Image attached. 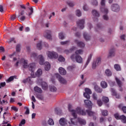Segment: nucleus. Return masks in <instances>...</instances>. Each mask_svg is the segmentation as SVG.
I'll return each mask as SVG.
<instances>
[{"instance_id": "1", "label": "nucleus", "mask_w": 126, "mask_h": 126, "mask_svg": "<svg viewBox=\"0 0 126 126\" xmlns=\"http://www.w3.org/2000/svg\"><path fill=\"white\" fill-rule=\"evenodd\" d=\"M71 104H69L68 105V110L69 112L72 113V116L74 117V118H70V122H68L69 125H72V126H76L77 125V121L76 120V118H77V115L76 114H78V115H81L82 116H85L86 115V112L83 110H81V108L80 107H78L75 110H71Z\"/></svg>"}, {"instance_id": "2", "label": "nucleus", "mask_w": 126, "mask_h": 126, "mask_svg": "<svg viewBox=\"0 0 126 126\" xmlns=\"http://www.w3.org/2000/svg\"><path fill=\"white\" fill-rule=\"evenodd\" d=\"M31 58H33V59H39V64L41 65H43V64H44L45 65V70H50L51 68V64L49 62H45L44 63L45 60H44V57H43V56L42 55H39L38 57L37 56V54L34 53H32L31 55Z\"/></svg>"}, {"instance_id": "3", "label": "nucleus", "mask_w": 126, "mask_h": 126, "mask_svg": "<svg viewBox=\"0 0 126 126\" xmlns=\"http://www.w3.org/2000/svg\"><path fill=\"white\" fill-rule=\"evenodd\" d=\"M84 102L86 106H87V108H89V110H86V112L88 116L90 117H93V120H96V113L91 111V109H92V102H91V101L87 99L85 100Z\"/></svg>"}, {"instance_id": "4", "label": "nucleus", "mask_w": 126, "mask_h": 126, "mask_svg": "<svg viewBox=\"0 0 126 126\" xmlns=\"http://www.w3.org/2000/svg\"><path fill=\"white\" fill-rule=\"evenodd\" d=\"M35 63H31L28 65V61L24 60L23 62V66L24 68H29V70L32 72H34V70H35Z\"/></svg>"}, {"instance_id": "5", "label": "nucleus", "mask_w": 126, "mask_h": 126, "mask_svg": "<svg viewBox=\"0 0 126 126\" xmlns=\"http://www.w3.org/2000/svg\"><path fill=\"white\" fill-rule=\"evenodd\" d=\"M105 2H106V0H101L100 4L102 7L100 8V11L104 14H108L109 13V10H108V9L105 8V5H106Z\"/></svg>"}, {"instance_id": "6", "label": "nucleus", "mask_w": 126, "mask_h": 126, "mask_svg": "<svg viewBox=\"0 0 126 126\" xmlns=\"http://www.w3.org/2000/svg\"><path fill=\"white\" fill-rule=\"evenodd\" d=\"M114 117L116 120H121L122 123L126 124V117L125 115L120 116L119 114H114Z\"/></svg>"}, {"instance_id": "7", "label": "nucleus", "mask_w": 126, "mask_h": 126, "mask_svg": "<svg viewBox=\"0 0 126 126\" xmlns=\"http://www.w3.org/2000/svg\"><path fill=\"white\" fill-rule=\"evenodd\" d=\"M100 63H101V58H97L96 61H94L92 64V68H93V69H95V68H96V67L98 66V65H99Z\"/></svg>"}, {"instance_id": "8", "label": "nucleus", "mask_w": 126, "mask_h": 126, "mask_svg": "<svg viewBox=\"0 0 126 126\" xmlns=\"http://www.w3.org/2000/svg\"><path fill=\"white\" fill-rule=\"evenodd\" d=\"M47 56L49 59H57L58 58V53L55 52L48 51Z\"/></svg>"}, {"instance_id": "9", "label": "nucleus", "mask_w": 126, "mask_h": 126, "mask_svg": "<svg viewBox=\"0 0 126 126\" xmlns=\"http://www.w3.org/2000/svg\"><path fill=\"white\" fill-rule=\"evenodd\" d=\"M85 91L86 93H84V96L87 99H90V94H92L91 90L88 88H86L85 89Z\"/></svg>"}, {"instance_id": "10", "label": "nucleus", "mask_w": 126, "mask_h": 126, "mask_svg": "<svg viewBox=\"0 0 126 126\" xmlns=\"http://www.w3.org/2000/svg\"><path fill=\"white\" fill-rule=\"evenodd\" d=\"M85 20L84 19L79 20L77 22V25L78 27H79L80 29H83L84 28V23Z\"/></svg>"}, {"instance_id": "11", "label": "nucleus", "mask_w": 126, "mask_h": 126, "mask_svg": "<svg viewBox=\"0 0 126 126\" xmlns=\"http://www.w3.org/2000/svg\"><path fill=\"white\" fill-rule=\"evenodd\" d=\"M111 9L114 12H118L120 11V6L117 4H113L111 7Z\"/></svg>"}, {"instance_id": "12", "label": "nucleus", "mask_w": 126, "mask_h": 126, "mask_svg": "<svg viewBox=\"0 0 126 126\" xmlns=\"http://www.w3.org/2000/svg\"><path fill=\"white\" fill-rule=\"evenodd\" d=\"M59 124L61 126H65L67 125V120L64 118H62L59 120Z\"/></svg>"}, {"instance_id": "13", "label": "nucleus", "mask_w": 126, "mask_h": 126, "mask_svg": "<svg viewBox=\"0 0 126 126\" xmlns=\"http://www.w3.org/2000/svg\"><path fill=\"white\" fill-rule=\"evenodd\" d=\"M51 32L50 30L45 31L44 32L43 36L46 39H52V35L51 34Z\"/></svg>"}, {"instance_id": "14", "label": "nucleus", "mask_w": 126, "mask_h": 126, "mask_svg": "<svg viewBox=\"0 0 126 126\" xmlns=\"http://www.w3.org/2000/svg\"><path fill=\"white\" fill-rule=\"evenodd\" d=\"M56 77L57 78H58L60 83H62V84H65V83H66V80H65V79H64L62 77V76H61L60 74H57Z\"/></svg>"}, {"instance_id": "15", "label": "nucleus", "mask_w": 126, "mask_h": 126, "mask_svg": "<svg viewBox=\"0 0 126 126\" xmlns=\"http://www.w3.org/2000/svg\"><path fill=\"white\" fill-rule=\"evenodd\" d=\"M74 42L75 44H77L78 47H80V48H84V47H85V44L81 41H78V40L76 39Z\"/></svg>"}, {"instance_id": "16", "label": "nucleus", "mask_w": 126, "mask_h": 126, "mask_svg": "<svg viewBox=\"0 0 126 126\" xmlns=\"http://www.w3.org/2000/svg\"><path fill=\"white\" fill-rule=\"evenodd\" d=\"M116 82L119 87V90L120 91H123V88L122 86H123V85L122 84V82L120 79H118V78H116Z\"/></svg>"}, {"instance_id": "17", "label": "nucleus", "mask_w": 126, "mask_h": 126, "mask_svg": "<svg viewBox=\"0 0 126 126\" xmlns=\"http://www.w3.org/2000/svg\"><path fill=\"white\" fill-rule=\"evenodd\" d=\"M59 71L62 75H65L66 74V70L62 67H59Z\"/></svg>"}, {"instance_id": "18", "label": "nucleus", "mask_w": 126, "mask_h": 126, "mask_svg": "<svg viewBox=\"0 0 126 126\" xmlns=\"http://www.w3.org/2000/svg\"><path fill=\"white\" fill-rule=\"evenodd\" d=\"M94 89L97 93H102L103 90L97 85L94 86Z\"/></svg>"}, {"instance_id": "19", "label": "nucleus", "mask_w": 126, "mask_h": 126, "mask_svg": "<svg viewBox=\"0 0 126 126\" xmlns=\"http://www.w3.org/2000/svg\"><path fill=\"white\" fill-rule=\"evenodd\" d=\"M75 61L77 63H82V58H81L79 55H76Z\"/></svg>"}, {"instance_id": "20", "label": "nucleus", "mask_w": 126, "mask_h": 126, "mask_svg": "<svg viewBox=\"0 0 126 126\" xmlns=\"http://www.w3.org/2000/svg\"><path fill=\"white\" fill-rule=\"evenodd\" d=\"M78 122L81 126H85L86 125V121L81 118H78Z\"/></svg>"}, {"instance_id": "21", "label": "nucleus", "mask_w": 126, "mask_h": 126, "mask_svg": "<svg viewBox=\"0 0 126 126\" xmlns=\"http://www.w3.org/2000/svg\"><path fill=\"white\" fill-rule=\"evenodd\" d=\"M41 87L43 90H47L48 89V84L45 82H42L41 84Z\"/></svg>"}, {"instance_id": "22", "label": "nucleus", "mask_w": 126, "mask_h": 126, "mask_svg": "<svg viewBox=\"0 0 126 126\" xmlns=\"http://www.w3.org/2000/svg\"><path fill=\"white\" fill-rule=\"evenodd\" d=\"M113 57H115L114 49H112L110 50L109 55H108V58H113Z\"/></svg>"}, {"instance_id": "23", "label": "nucleus", "mask_w": 126, "mask_h": 126, "mask_svg": "<svg viewBox=\"0 0 126 126\" xmlns=\"http://www.w3.org/2000/svg\"><path fill=\"white\" fill-rule=\"evenodd\" d=\"M111 92L112 93V95H113V96H116V98H117V99H120V95L118 94H117V92H116V91L115 90V89L112 88L111 89Z\"/></svg>"}, {"instance_id": "24", "label": "nucleus", "mask_w": 126, "mask_h": 126, "mask_svg": "<svg viewBox=\"0 0 126 126\" xmlns=\"http://www.w3.org/2000/svg\"><path fill=\"white\" fill-rule=\"evenodd\" d=\"M100 86L103 89L107 88V87H108V84L104 81H102L100 83Z\"/></svg>"}, {"instance_id": "25", "label": "nucleus", "mask_w": 126, "mask_h": 126, "mask_svg": "<svg viewBox=\"0 0 126 126\" xmlns=\"http://www.w3.org/2000/svg\"><path fill=\"white\" fill-rule=\"evenodd\" d=\"M84 38L86 40V41H89L90 40V35L88 34V33L86 32H84L83 34Z\"/></svg>"}, {"instance_id": "26", "label": "nucleus", "mask_w": 126, "mask_h": 126, "mask_svg": "<svg viewBox=\"0 0 126 126\" xmlns=\"http://www.w3.org/2000/svg\"><path fill=\"white\" fill-rule=\"evenodd\" d=\"M42 73L43 72H42V69H38L35 73V75L37 76V77H40V76L42 75Z\"/></svg>"}, {"instance_id": "27", "label": "nucleus", "mask_w": 126, "mask_h": 126, "mask_svg": "<svg viewBox=\"0 0 126 126\" xmlns=\"http://www.w3.org/2000/svg\"><path fill=\"white\" fill-rule=\"evenodd\" d=\"M92 14L94 17H99L100 16V14H99V13L96 10H93L92 11Z\"/></svg>"}, {"instance_id": "28", "label": "nucleus", "mask_w": 126, "mask_h": 126, "mask_svg": "<svg viewBox=\"0 0 126 126\" xmlns=\"http://www.w3.org/2000/svg\"><path fill=\"white\" fill-rule=\"evenodd\" d=\"M34 91L35 92H37V93H42V92H43L42 89H41V88L38 87L37 86H36L34 88Z\"/></svg>"}, {"instance_id": "29", "label": "nucleus", "mask_w": 126, "mask_h": 126, "mask_svg": "<svg viewBox=\"0 0 126 126\" xmlns=\"http://www.w3.org/2000/svg\"><path fill=\"white\" fill-rule=\"evenodd\" d=\"M114 68L117 70V71H120L122 70V68H121V66H120L118 64H115L114 65Z\"/></svg>"}, {"instance_id": "30", "label": "nucleus", "mask_w": 126, "mask_h": 126, "mask_svg": "<svg viewBox=\"0 0 126 126\" xmlns=\"http://www.w3.org/2000/svg\"><path fill=\"white\" fill-rule=\"evenodd\" d=\"M105 73L107 76H111L112 75V72L109 69H107L105 70Z\"/></svg>"}, {"instance_id": "31", "label": "nucleus", "mask_w": 126, "mask_h": 126, "mask_svg": "<svg viewBox=\"0 0 126 126\" xmlns=\"http://www.w3.org/2000/svg\"><path fill=\"white\" fill-rule=\"evenodd\" d=\"M50 90L51 92H56L57 91V88L54 86H50Z\"/></svg>"}, {"instance_id": "32", "label": "nucleus", "mask_w": 126, "mask_h": 126, "mask_svg": "<svg viewBox=\"0 0 126 126\" xmlns=\"http://www.w3.org/2000/svg\"><path fill=\"white\" fill-rule=\"evenodd\" d=\"M74 68H75V65H73L71 66H68L67 69V70H69V71H72Z\"/></svg>"}, {"instance_id": "33", "label": "nucleus", "mask_w": 126, "mask_h": 126, "mask_svg": "<svg viewBox=\"0 0 126 126\" xmlns=\"http://www.w3.org/2000/svg\"><path fill=\"white\" fill-rule=\"evenodd\" d=\"M91 59H92V54H90L88 57L87 61L86 63V66H87V65H88V64H89V63H90V61H91Z\"/></svg>"}, {"instance_id": "34", "label": "nucleus", "mask_w": 126, "mask_h": 126, "mask_svg": "<svg viewBox=\"0 0 126 126\" xmlns=\"http://www.w3.org/2000/svg\"><path fill=\"white\" fill-rule=\"evenodd\" d=\"M48 125L49 126H54L55 125V123L54 122V120L50 118L47 122Z\"/></svg>"}, {"instance_id": "35", "label": "nucleus", "mask_w": 126, "mask_h": 126, "mask_svg": "<svg viewBox=\"0 0 126 126\" xmlns=\"http://www.w3.org/2000/svg\"><path fill=\"white\" fill-rule=\"evenodd\" d=\"M35 97L36 98H37V99H38L39 100H43L44 99V97H43V95H42V94H36L35 95Z\"/></svg>"}, {"instance_id": "36", "label": "nucleus", "mask_w": 126, "mask_h": 126, "mask_svg": "<svg viewBox=\"0 0 126 126\" xmlns=\"http://www.w3.org/2000/svg\"><path fill=\"white\" fill-rule=\"evenodd\" d=\"M12 42H14L15 43H16L15 38L14 37L11 38L8 41H7L8 44H10L11 43H12Z\"/></svg>"}, {"instance_id": "37", "label": "nucleus", "mask_w": 126, "mask_h": 126, "mask_svg": "<svg viewBox=\"0 0 126 126\" xmlns=\"http://www.w3.org/2000/svg\"><path fill=\"white\" fill-rule=\"evenodd\" d=\"M36 47L38 50H42V41H39V42L36 45Z\"/></svg>"}, {"instance_id": "38", "label": "nucleus", "mask_w": 126, "mask_h": 126, "mask_svg": "<svg viewBox=\"0 0 126 126\" xmlns=\"http://www.w3.org/2000/svg\"><path fill=\"white\" fill-rule=\"evenodd\" d=\"M102 100L104 103H108L109 102V98L107 96H103Z\"/></svg>"}, {"instance_id": "39", "label": "nucleus", "mask_w": 126, "mask_h": 126, "mask_svg": "<svg viewBox=\"0 0 126 126\" xmlns=\"http://www.w3.org/2000/svg\"><path fill=\"white\" fill-rule=\"evenodd\" d=\"M59 62H61V63H63L65 61V59L64 58L63 56L60 55L59 56V59H58Z\"/></svg>"}, {"instance_id": "40", "label": "nucleus", "mask_w": 126, "mask_h": 126, "mask_svg": "<svg viewBox=\"0 0 126 126\" xmlns=\"http://www.w3.org/2000/svg\"><path fill=\"white\" fill-rule=\"evenodd\" d=\"M66 3L69 6H70V7H73V6H74L73 2L70 1H67Z\"/></svg>"}, {"instance_id": "41", "label": "nucleus", "mask_w": 126, "mask_h": 126, "mask_svg": "<svg viewBox=\"0 0 126 126\" xmlns=\"http://www.w3.org/2000/svg\"><path fill=\"white\" fill-rule=\"evenodd\" d=\"M83 53V50H82V49H80L78 50H76L75 51V54L76 55H81Z\"/></svg>"}, {"instance_id": "42", "label": "nucleus", "mask_w": 126, "mask_h": 126, "mask_svg": "<svg viewBox=\"0 0 126 126\" xmlns=\"http://www.w3.org/2000/svg\"><path fill=\"white\" fill-rule=\"evenodd\" d=\"M15 76H10L8 79H7L6 82H11V81H13V80H14Z\"/></svg>"}, {"instance_id": "43", "label": "nucleus", "mask_w": 126, "mask_h": 126, "mask_svg": "<svg viewBox=\"0 0 126 126\" xmlns=\"http://www.w3.org/2000/svg\"><path fill=\"white\" fill-rule=\"evenodd\" d=\"M59 37L61 40H63L64 39V35H63V32H60L59 33Z\"/></svg>"}, {"instance_id": "44", "label": "nucleus", "mask_w": 126, "mask_h": 126, "mask_svg": "<svg viewBox=\"0 0 126 126\" xmlns=\"http://www.w3.org/2000/svg\"><path fill=\"white\" fill-rule=\"evenodd\" d=\"M92 4L93 5L97 6V5H98V1H97V0H94L92 1Z\"/></svg>"}, {"instance_id": "45", "label": "nucleus", "mask_w": 126, "mask_h": 126, "mask_svg": "<svg viewBox=\"0 0 126 126\" xmlns=\"http://www.w3.org/2000/svg\"><path fill=\"white\" fill-rule=\"evenodd\" d=\"M97 104L99 106V107H101L103 105V102L101 99H98L97 100Z\"/></svg>"}, {"instance_id": "46", "label": "nucleus", "mask_w": 126, "mask_h": 126, "mask_svg": "<svg viewBox=\"0 0 126 126\" xmlns=\"http://www.w3.org/2000/svg\"><path fill=\"white\" fill-rule=\"evenodd\" d=\"M76 15L77 16H78V17H80V16H81V12L79 10H77Z\"/></svg>"}, {"instance_id": "47", "label": "nucleus", "mask_w": 126, "mask_h": 126, "mask_svg": "<svg viewBox=\"0 0 126 126\" xmlns=\"http://www.w3.org/2000/svg\"><path fill=\"white\" fill-rule=\"evenodd\" d=\"M24 109H26V111L25 112V114L26 115H29V114H30V111L29 110V108H28L27 107L25 106L24 107Z\"/></svg>"}, {"instance_id": "48", "label": "nucleus", "mask_w": 126, "mask_h": 126, "mask_svg": "<svg viewBox=\"0 0 126 126\" xmlns=\"http://www.w3.org/2000/svg\"><path fill=\"white\" fill-rule=\"evenodd\" d=\"M26 123V121H25V119H23L19 124V126H22V125H25Z\"/></svg>"}, {"instance_id": "49", "label": "nucleus", "mask_w": 126, "mask_h": 126, "mask_svg": "<svg viewBox=\"0 0 126 126\" xmlns=\"http://www.w3.org/2000/svg\"><path fill=\"white\" fill-rule=\"evenodd\" d=\"M102 116H107L108 115V111L107 110H103L102 111Z\"/></svg>"}, {"instance_id": "50", "label": "nucleus", "mask_w": 126, "mask_h": 126, "mask_svg": "<svg viewBox=\"0 0 126 126\" xmlns=\"http://www.w3.org/2000/svg\"><path fill=\"white\" fill-rule=\"evenodd\" d=\"M68 43H69V41L68 40H67L65 41H62V42H61V45H66L68 44Z\"/></svg>"}, {"instance_id": "51", "label": "nucleus", "mask_w": 126, "mask_h": 126, "mask_svg": "<svg viewBox=\"0 0 126 126\" xmlns=\"http://www.w3.org/2000/svg\"><path fill=\"white\" fill-rule=\"evenodd\" d=\"M83 8L85 11H87L88 9H89V8H88L87 4L84 5Z\"/></svg>"}, {"instance_id": "52", "label": "nucleus", "mask_w": 126, "mask_h": 126, "mask_svg": "<svg viewBox=\"0 0 126 126\" xmlns=\"http://www.w3.org/2000/svg\"><path fill=\"white\" fill-rule=\"evenodd\" d=\"M6 85V84L5 83V82H1L0 83V89L1 88V87H4Z\"/></svg>"}, {"instance_id": "53", "label": "nucleus", "mask_w": 126, "mask_h": 126, "mask_svg": "<svg viewBox=\"0 0 126 126\" xmlns=\"http://www.w3.org/2000/svg\"><path fill=\"white\" fill-rule=\"evenodd\" d=\"M28 8L31 10V12L29 13V16H30V15H32V13H33V8L31 7H28Z\"/></svg>"}, {"instance_id": "54", "label": "nucleus", "mask_w": 126, "mask_h": 126, "mask_svg": "<svg viewBox=\"0 0 126 126\" xmlns=\"http://www.w3.org/2000/svg\"><path fill=\"white\" fill-rule=\"evenodd\" d=\"M16 51L18 52V53H19V52H20V44H18L17 45Z\"/></svg>"}, {"instance_id": "55", "label": "nucleus", "mask_w": 126, "mask_h": 126, "mask_svg": "<svg viewBox=\"0 0 126 126\" xmlns=\"http://www.w3.org/2000/svg\"><path fill=\"white\" fill-rule=\"evenodd\" d=\"M93 98L94 100H97V94H96V93H94L93 94Z\"/></svg>"}, {"instance_id": "56", "label": "nucleus", "mask_w": 126, "mask_h": 126, "mask_svg": "<svg viewBox=\"0 0 126 126\" xmlns=\"http://www.w3.org/2000/svg\"><path fill=\"white\" fill-rule=\"evenodd\" d=\"M76 57V56H75V54H73L71 56L70 59H71V60H72V61H74V60H75Z\"/></svg>"}, {"instance_id": "57", "label": "nucleus", "mask_w": 126, "mask_h": 126, "mask_svg": "<svg viewBox=\"0 0 126 126\" xmlns=\"http://www.w3.org/2000/svg\"><path fill=\"white\" fill-rule=\"evenodd\" d=\"M11 109L12 110H13V111H15V112H17L18 111V109L15 106L11 107Z\"/></svg>"}, {"instance_id": "58", "label": "nucleus", "mask_w": 126, "mask_h": 126, "mask_svg": "<svg viewBox=\"0 0 126 126\" xmlns=\"http://www.w3.org/2000/svg\"><path fill=\"white\" fill-rule=\"evenodd\" d=\"M122 110L124 114H126V106H123L122 108Z\"/></svg>"}, {"instance_id": "59", "label": "nucleus", "mask_w": 126, "mask_h": 126, "mask_svg": "<svg viewBox=\"0 0 126 126\" xmlns=\"http://www.w3.org/2000/svg\"><path fill=\"white\" fill-rule=\"evenodd\" d=\"M103 18L104 20H108L109 19V17H108V16H107V15H103Z\"/></svg>"}, {"instance_id": "60", "label": "nucleus", "mask_w": 126, "mask_h": 126, "mask_svg": "<svg viewBox=\"0 0 126 126\" xmlns=\"http://www.w3.org/2000/svg\"><path fill=\"white\" fill-rule=\"evenodd\" d=\"M32 78L31 77H29L28 78H27V82H28L29 83H32V82H31Z\"/></svg>"}, {"instance_id": "61", "label": "nucleus", "mask_w": 126, "mask_h": 126, "mask_svg": "<svg viewBox=\"0 0 126 126\" xmlns=\"http://www.w3.org/2000/svg\"><path fill=\"white\" fill-rule=\"evenodd\" d=\"M120 38H121V40H124V41H125V40H126V38H126V35L123 34V35H121L120 36Z\"/></svg>"}, {"instance_id": "62", "label": "nucleus", "mask_w": 126, "mask_h": 126, "mask_svg": "<svg viewBox=\"0 0 126 126\" xmlns=\"http://www.w3.org/2000/svg\"><path fill=\"white\" fill-rule=\"evenodd\" d=\"M26 18V17L25 16H22L20 18V20L21 21H24Z\"/></svg>"}, {"instance_id": "63", "label": "nucleus", "mask_w": 126, "mask_h": 126, "mask_svg": "<svg viewBox=\"0 0 126 126\" xmlns=\"http://www.w3.org/2000/svg\"><path fill=\"white\" fill-rule=\"evenodd\" d=\"M15 18H16V16L15 15H13L11 16V20H15Z\"/></svg>"}, {"instance_id": "64", "label": "nucleus", "mask_w": 126, "mask_h": 126, "mask_svg": "<svg viewBox=\"0 0 126 126\" xmlns=\"http://www.w3.org/2000/svg\"><path fill=\"white\" fill-rule=\"evenodd\" d=\"M0 12H3V6L1 5H0Z\"/></svg>"}]
</instances>
